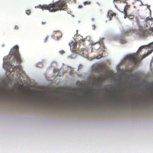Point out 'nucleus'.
Returning <instances> with one entry per match:
<instances>
[{
	"label": "nucleus",
	"instance_id": "nucleus-1",
	"mask_svg": "<svg viewBox=\"0 0 153 153\" xmlns=\"http://www.w3.org/2000/svg\"><path fill=\"white\" fill-rule=\"evenodd\" d=\"M40 8L42 10H48L50 12H54L57 11L64 10L67 8L66 1L59 0L55 3L50 4L48 5H40Z\"/></svg>",
	"mask_w": 153,
	"mask_h": 153
},
{
	"label": "nucleus",
	"instance_id": "nucleus-2",
	"mask_svg": "<svg viewBox=\"0 0 153 153\" xmlns=\"http://www.w3.org/2000/svg\"><path fill=\"white\" fill-rule=\"evenodd\" d=\"M15 62V61H12L11 63L10 62H4L3 65V68L6 70L10 72L14 71L17 69H19L20 71L22 70L20 65L13 66L12 65V64Z\"/></svg>",
	"mask_w": 153,
	"mask_h": 153
},
{
	"label": "nucleus",
	"instance_id": "nucleus-3",
	"mask_svg": "<svg viewBox=\"0 0 153 153\" xmlns=\"http://www.w3.org/2000/svg\"><path fill=\"white\" fill-rule=\"evenodd\" d=\"M14 51L12 55L14 57V59L16 60V62L18 64H20L22 62L21 55L19 52L18 46H15L14 47Z\"/></svg>",
	"mask_w": 153,
	"mask_h": 153
},
{
	"label": "nucleus",
	"instance_id": "nucleus-4",
	"mask_svg": "<svg viewBox=\"0 0 153 153\" xmlns=\"http://www.w3.org/2000/svg\"><path fill=\"white\" fill-rule=\"evenodd\" d=\"M126 58L135 64L138 63L140 60V59L138 56V55L137 54L128 56L126 57Z\"/></svg>",
	"mask_w": 153,
	"mask_h": 153
},
{
	"label": "nucleus",
	"instance_id": "nucleus-5",
	"mask_svg": "<svg viewBox=\"0 0 153 153\" xmlns=\"http://www.w3.org/2000/svg\"><path fill=\"white\" fill-rule=\"evenodd\" d=\"M149 34L148 31L145 28L140 27L139 28V35L140 36H146Z\"/></svg>",
	"mask_w": 153,
	"mask_h": 153
},
{
	"label": "nucleus",
	"instance_id": "nucleus-6",
	"mask_svg": "<svg viewBox=\"0 0 153 153\" xmlns=\"http://www.w3.org/2000/svg\"><path fill=\"white\" fill-rule=\"evenodd\" d=\"M123 3L125 4V5L124 6L125 8L123 10V11H121V12L125 14V16H126V17H125V18H126V17L127 16V10L128 9V8L130 7V5H127L128 4L126 1H124Z\"/></svg>",
	"mask_w": 153,
	"mask_h": 153
},
{
	"label": "nucleus",
	"instance_id": "nucleus-7",
	"mask_svg": "<svg viewBox=\"0 0 153 153\" xmlns=\"http://www.w3.org/2000/svg\"><path fill=\"white\" fill-rule=\"evenodd\" d=\"M105 39L104 38H101L100 39L99 41L95 43H92L91 44L93 46L97 44H98L100 46H104L103 40Z\"/></svg>",
	"mask_w": 153,
	"mask_h": 153
},
{
	"label": "nucleus",
	"instance_id": "nucleus-8",
	"mask_svg": "<svg viewBox=\"0 0 153 153\" xmlns=\"http://www.w3.org/2000/svg\"><path fill=\"white\" fill-rule=\"evenodd\" d=\"M149 47H150L152 48V50L151 51L149 52H148V53H146V54H144L143 56L142 59H143V58H145V57H146V56H148V55H149V54H150L153 51V42L151 44L149 45Z\"/></svg>",
	"mask_w": 153,
	"mask_h": 153
},
{
	"label": "nucleus",
	"instance_id": "nucleus-9",
	"mask_svg": "<svg viewBox=\"0 0 153 153\" xmlns=\"http://www.w3.org/2000/svg\"><path fill=\"white\" fill-rule=\"evenodd\" d=\"M73 46V48L74 51H76V48L77 46V43L76 42H72L71 44Z\"/></svg>",
	"mask_w": 153,
	"mask_h": 153
},
{
	"label": "nucleus",
	"instance_id": "nucleus-10",
	"mask_svg": "<svg viewBox=\"0 0 153 153\" xmlns=\"http://www.w3.org/2000/svg\"><path fill=\"white\" fill-rule=\"evenodd\" d=\"M39 98L40 99L43 100H45L47 99V98L46 97H44L42 96H40Z\"/></svg>",
	"mask_w": 153,
	"mask_h": 153
},
{
	"label": "nucleus",
	"instance_id": "nucleus-11",
	"mask_svg": "<svg viewBox=\"0 0 153 153\" xmlns=\"http://www.w3.org/2000/svg\"><path fill=\"white\" fill-rule=\"evenodd\" d=\"M91 2L90 1H86L83 2V4L84 5H89L91 4Z\"/></svg>",
	"mask_w": 153,
	"mask_h": 153
},
{
	"label": "nucleus",
	"instance_id": "nucleus-12",
	"mask_svg": "<svg viewBox=\"0 0 153 153\" xmlns=\"http://www.w3.org/2000/svg\"><path fill=\"white\" fill-rule=\"evenodd\" d=\"M116 14L115 13H110V20H111V17H113V16H116Z\"/></svg>",
	"mask_w": 153,
	"mask_h": 153
},
{
	"label": "nucleus",
	"instance_id": "nucleus-13",
	"mask_svg": "<svg viewBox=\"0 0 153 153\" xmlns=\"http://www.w3.org/2000/svg\"><path fill=\"white\" fill-rule=\"evenodd\" d=\"M128 18L130 19H133L134 18V16L133 15H129L128 16Z\"/></svg>",
	"mask_w": 153,
	"mask_h": 153
},
{
	"label": "nucleus",
	"instance_id": "nucleus-14",
	"mask_svg": "<svg viewBox=\"0 0 153 153\" xmlns=\"http://www.w3.org/2000/svg\"><path fill=\"white\" fill-rule=\"evenodd\" d=\"M144 48V46H142L140 47L139 50L138 51V53H139L141 51V50L143 48Z\"/></svg>",
	"mask_w": 153,
	"mask_h": 153
},
{
	"label": "nucleus",
	"instance_id": "nucleus-15",
	"mask_svg": "<svg viewBox=\"0 0 153 153\" xmlns=\"http://www.w3.org/2000/svg\"><path fill=\"white\" fill-rule=\"evenodd\" d=\"M30 10H26V13L28 15H29L30 13Z\"/></svg>",
	"mask_w": 153,
	"mask_h": 153
},
{
	"label": "nucleus",
	"instance_id": "nucleus-16",
	"mask_svg": "<svg viewBox=\"0 0 153 153\" xmlns=\"http://www.w3.org/2000/svg\"><path fill=\"white\" fill-rule=\"evenodd\" d=\"M0 91L2 92L3 93V94H5L6 93V92L4 89H0Z\"/></svg>",
	"mask_w": 153,
	"mask_h": 153
},
{
	"label": "nucleus",
	"instance_id": "nucleus-17",
	"mask_svg": "<svg viewBox=\"0 0 153 153\" xmlns=\"http://www.w3.org/2000/svg\"><path fill=\"white\" fill-rule=\"evenodd\" d=\"M59 52L61 54H62L65 53L64 51L63 50L60 51Z\"/></svg>",
	"mask_w": 153,
	"mask_h": 153
},
{
	"label": "nucleus",
	"instance_id": "nucleus-18",
	"mask_svg": "<svg viewBox=\"0 0 153 153\" xmlns=\"http://www.w3.org/2000/svg\"><path fill=\"white\" fill-rule=\"evenodd\" d=\"M128 31H125L123 32V35H128Z\"/></svg>",
	"mask_w": 153,
	"mask_h": 153
},
{
	"label": "nucleus",
	"instance_id": "nucleus-19",
	"mask_svg": "<svg viewBox=\"0 0 153 153\" xmlns=\"http://www.w3.org/2000/svg\"><path fill=\"white\" fill-rule=\"evenodd\" d=\"M120 91L122 93L124 91V89L122 87L120 89Z\"/></svg>",
	"mask_w": 153,
	"mask_h": 153
},
{
	"label": "nucleus",
	"instance_id": "nucleus-20",
	"mask_svg": "<svg viewBox=\"0 0 153 153\" xmlns=\"http://www.w3.org/2000/svg\"><path fill=\"white\" fill-rule=\"evenodd\" d=\"M103 68V66L102 65H100L99 66V68L100 69L102 70Z\"/></svg>",
	"mask_w": 153,
	"mask_h": 153
},
{
	"label": "nucleus",
	"instance_id": "nucleus-21",
	"mask_svg": "<svg viewBox=\"0 0 153 153\" xmlns=\"http://www.w3.org/2000/svg\"><path fill=\"white\" fill-rule=\"evenodd\" d=\"M95 81L96 82H100V80L99 79L95 78Z\"/></svg>",
	"mask_w": 153,
	"mask_h": 153
},
{
	"label": "nucleus",
	"instance_id": "nucleus-22",
	"mask_svg": "<svg viewBox=\"0 0 153 153\" xmlns=\"http://www.w3.org/2000/svg\"><path fill=\"white\" fill-rule=\"evenodd\" d=\"M92 28L93 30H95L96 29V26L94 25H92Z\"/></svg>",
	"mask_w": 153,
	"mask_h": 153
},
{
	"label": "nucleus",
	"instance_id": "nucleus-23",
	"mask_svg": "<svg viewBox=\"0 0 153 153\" xmlns=\"http://www.w3.org/2000/svg\"><path fill=\"white\" fill-rule=\"evenodd\" d=\"M120 42L122 43H124L126 42V41L124 40H120Z\"/></svg>",
	"mask_w": 153,
	"mask_h": 153
},
{
	"label": "nucleus",
	"instance_id": "nucleus-24",
	"mask_svg": "<svg viewBox=\"0 0 153 153\" xmlns=\"http://www.w3.org/2000/svg\"><path fill=\"white\" fill-rule=\"evenodd\" d=\"M14 29L16 30H17L19 29V27L18 26L16 25L15 26Z\"/></svg>",
	"mask_w": 153,
	"mask_h": 153
},
{
	"label": "nucleus",
	"instance_id": "nucleus-25",
	"mask_svg": "<svg viewBox=\"0 0 153 153\" xmlns=\"http://www.w3.org/2000/svg\"><path fill=\"white\" fill-rule=\"evenodd\" d=\"M55 36V37H56L57 38V39H56V40H58L59 39V38H60V36H59V37H58V36H56V35H55H55H54V36Z\"/></svg>",
	"mask_w": 153,
	"mask_h": 153
},
{
	"label": "nucleus",
	"instance_id": "nucleus-26",
	"mask_svg": "<svg viewBox=\"0 0 153 153\" xmlns=\"http://www.w3.org/2000/svg\"><path fill=\"white\" fill-rule=\"evenodd\" d=\"M48 36H47L45 39V42H47L48 39Z\"/></svg>",
	"mask_w": 153,
	"mask_h": 153
},
{
	"label": "nucleus",
	"instance_id": "nucleus-27",
	"mask_svg": "<svg viewBox=\"0 0 153 153\" xmlns=\"http://www.w3.org/2000/svg\"><path fill=\"white\" fill-rule=\"evenodd\" d=\"M149 30L150 31L153 32V27H151V28H150L149 29Z\"/></svg>",
	"mask_w": 153,
	"mask_h": 153
},
{
	"label": "nucleus",
	"instance_id": "nucleus-28",
	"mask_svg": "<svg viewBox=\"0 0 153 153\" xmlns=\"http://www.w3.org/2000/svg\"><path fill=\"white\" fill-rule=\"evenodd\" d=\"M82 7H83L81 5H79L78 6L79 8H82Z\"/></svg>",
	"mask_w": 153,
	"mask_h": 153
},
{
	"label": "nucleus",
	"instance_id": "nucleus-29",
	"mask_svg": "<svg viewBox=\"0 0 153 153\" xmlns=\"http://www.w3.org/2000/svg\"><path fill=\"white\" fill-rule=\"evenodd\" d=\"M82 68V65H80L79 66V68L81 69Z\"/></svg>",
	"mask_w": 153,
	"mask_h": 153
},
{
	"label": "nucleus",
	"instance_id": "nucleus-30",
	"mask_svg": "<svg viewBox=\"0 0 153 153\" xmlns=\"http://www.w3.org/2000/svg\"><path fill=\"white\" fill-rule=\"evenodd\" d=\"M120 0H114V2H118Z\"/></svg>",
	"mask_w": 153,
	"mask_h": 153
},
{
	"label": "nucleus",
	"instance_id": "nucleus-31",
	"mask_svg": "<svg viewBox=\"0 0 153 153\" xmlns=\"http://www.w3.org/2000/svg\"><path fill=\"white\" fill-rule=\"evenodd\" d=\"M42 24L44 25V24H46V22H42Z\"/></svg>",
	"mask_w": 153,
	"mask_h": 153
},
{
	"label": "nucleus",
	"instance_id": "nucleus-32",
	"mask_svg": "<svg viewBox=\"0 0 153 153\" xmlns=\"http://www.w3.org/2000/svg\"><path fill=\"white\" fill-rule=\"evenodd\" d=\"M150 5H147V8L148 9H149V10H150Z\"/></svg>",
	"mask_w": 153,
	"mask_h": 153
},
{
	"label": "nucleus",
	"instance_id": "nucleus-33",
	"mask_svg": "<svg viewBox=\"0 0 153 153\" xmlns=\"http://www.w3.org/2000/svg\"><path fill=\"white\" fill-rule=\"evenodd\" d=\"M93 90H91L89 91V92L90 93H92L93 92Z\"/></svg>",
	"mask_w": 153,
	"mask_h": 153
},
{
	"label": "nucleus",
	"instance_id": "nucleus-34",
	"mask_svg": "<svg viewBox=\"0 0 153 153\" xmlns=\"http://www.w3.org/2000/svg\"><path fill=\"white\" fill-rule=\"evenodd\" d=\"M91 19L92 21H94V18H92Z\"/></svg>",
	"mask_w": 153,
	"mask_h": 153
},
{
	"label": "nucleus",
	"instance_id": "nucleus-35",
	"mask_svg": "<svg viewBox=\"0 0 153 153\" xmlns=\"http://www.w3.org/2000/svg\"><path fill=\"white\" fill-rule=\"evenodd\" d=\"M101 57H102V56H101V55H100V57H98L97 58H98V59H99V58H101Z\"/></svg>",
	"mask_w": 153,
	"mask_h": 153
},
{
	"label": "nucleus",
	"instance_id": "nucleus-36",
	"mask_svg": "<svg viewBox=\"0 0 153 153\" xmlns=\"http://www.w3.org/2000/svg\"><path fill=\"white\" fill-rule=\"evenodd\" d=\"M82 40V42H84V39H81L80 40Z\"/></svg>",
	"mask_w": 153,
	"mask_h": 153
},
{
	"label": "nucleus",
	"instance_id": "nucleus-37",
	"mask_svg": "<svg viewBox=\"0 0 153 153\" xmlns=\"http://www.w3.org/2000/svg\"><path fill=\"white\" fill-rule=\"evenodd\" d=\"M4 44H2V47H4Z\"/></svg>",
	"mask_w": 153,
	"mask_h": 153
},
{
	"label": "nucleus",
	"instance_id": "nucleus-38",
	"mask_svg": "<svg viewBox=\"0 0 153 153\" xmlns=\"http://www.w3.org/2000/svg\"><path fill=\"white\" fill-rule=\"evenodd\" d=\"M152 62H153V57H152Z\"/></svg>",
	"mask_w": 153,
	"mask_h": 153
},
{
	"label": "nucleus",
	"instance_id": "nucleus-39",
	"mask_svg": "<svg viewBox=\"0 0 153 153\" xmlns=\"http://www.w3.org/2000/svg\"><path fill=\"white\" fill-rule=\"evenodd\" d=\"M7 95H9V94L8 93V94H7Z\"/></svg>",
	"mask_w": 153,
	"mask_h": 153
},
{
	"label": "nucleus",
	"instance_id": "nucleus-40",
	"mask_svg": "<svg viewBox=\"0 0 153 153\" xmlns=\"http://www.w3.org/2000/svg\"><path fill=\"white\" fill-rule=\"evenodd\" d=\"M134 7V8H135V7H135V6Z\"/></svg>",
	"mask_w": 153,
	"mask_h": 153
}]
</instances>
